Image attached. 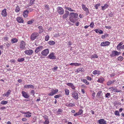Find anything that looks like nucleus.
<instances>
[{
	"label": "nucleus",
	"mask_w": 124,
	"mask_h": 124,
	"mask_svg": "<svg viewBox=\"0 0 124 124\" xmlns=\"http://www.w3.org/2000/svg\"><path fill=\"white\" fill-rule=\"evenodd\" d=\"M78 14L74 12H70L69 14V20L73 23H75L77 20Z\"/></svg>",
	"instance_id": "obj_1"
},
{
	"label": "nucleus",
	"mask_w": 124,
	"mask_h": 124,
	"mask_svg": "<svg viewBox=\"0 0 124 124\" xmlns=\"http://www.w3.org/2000/svg\"><path fill=\"white\" fill-rule=\"evenodd\" d=\"M39 34L36 32H35L32 33L31 36V39L32 40H34L39 36Z\"/></svg>",
	"instance_id": "obj_2"
},
{
	"label": "nucleus",
	"mask_w": 124,
	"mask_h": 124,
	"mask_svg": "<svg viewBox=\"0 0 124 124\" xmlns=\"http://www.w3.org/2000/svg\"><path fill=\"white\" fill-rule=\"evenodd\" d=\"M25 43L24 41H22L19 45V47L21 50H25L26 48L25 47Z\"/></svg>",
	"instance_id": "obj_3"
},
{
	"label": "nucleus",
	"mask_w": 124,
	"mask_h": 124,
	"mask_svg": "<svg viewBox=\"0 0 124 124\" xmlns=\"http://www.w3.org/2000/svg\"><path fill=\"white\" fill-rule=\"evenodd\" d=\"M120 52H118L116 50H113L112 52L110 54V56L111 57H114L116 56H118L120 54Z\"/></svg>",
	"instance_id": "obj_4"
},
{
	"label": "nucleus",
	"mask_w": 124,
	"mask_h": 124,
	"mask_svg": "<svg viewBox=\"0 0 124 124\" xmlns=\"http://www.w3.org/2000/svg\"><path fill=\"white\" fill-rule=\"evenodd\" d=\"M57 11L59 14L62 15L64 14V11L63 9L61 7H58L57 8Z\"/></svg>",
	"instance_id": "obj_5"
},
{
	"label": "nucleus",
	"mask_w": 124,
	"mask_h": 124,
	"mask_svg": "<svg viewBox=\"0 0 124 124\" xmlns=\"http://www.w3.org/2000/svg\"><path fill=\"white\" fill-rule=\"evenodd\" d=\"M49 52V49L47 48L41 51V54L43 56H46L48 55Z\"/></svg>",
	"instance_id": "obj_6"
},
{
	"label": "nucleus",
	"mask_w": 124,
	"mask_h": 124,
	"mask_svg": "<svg viewBox=\"0 0 124 124\" xmlns=\"http://www.w3.org/2000/svg\"><path fill=\"white\" fill-rule=\"evenodd\" d=\"M24 52L25 54L28 55H30L34 53V51L31 49H30L25 50Z\"/></svg>",
	"instance_id": "obj_7"
},
{
	"label": "nucleus",
	"mask_w": 124,
	"mask_h": 124,
	"mask_svg": "<svg viewBox=\"0 0 124 124\" xmlns=\"http://www.w3.org/2000/svg\"><path fill=\"white\" fill-rule=\"evenodd\" d=\"M82 6L83 9L86 12V15H88L89 13L88 9L86 7L85 5L84 4H82Z\"/></svg>",
	"instance_id": "obj_8"
},
{
	"label": "nucleus",
	"mask_w": 124,
	"mask_h": 124,
	"mask_svg": "<svg viewBox=\"0 0 124 124\" xmlns=\"http://www.w3.org/2000/svg\"><path fill=\"white\" fill-rule=\"evenodd\" d=\"M72 94L73 97L75 100H77L78 98V93L75 91H74L72 92Z\"/></svg>",
	"instance_id": "obj_9"
},
{
	"label": "nucleus",
	"mask_w": 124,
	"mask_h": 124,
	"mask_svg": "<svg viewBox=\"0 0 124 124\" xmlns=\"http://www.w3.org/2000/svg\"><path fill=\"white\" fill-rule=\"evenodd\" d=\"M43 117L45 121L43 122V123L45 124H48L49 122L48 119V116L46 115H45L43 116Z\"/></svg>",
	"instance_id": "obj_10"
},
{
	"label": "nucleus",
	"mask_w": 124,
	"mask_h": 124,
	"mask_svg": "<svg viewBox=\"0 0 124 124\" xmlns=\"http://www.w3.org/2000/svg\"><path fill=\"white\" fill-rule=\"evenodd\" d=\"M58 89H56L54 90H53L50 93L48 94V95L49 96H52L54 94H56V93L58 92Z\"/></svg>",
	"instance_id": "obj_11"
},
{
	"label": "nucleus",
	"mask_w": 124,
	"mask_h": 124,
	"mask_svg": "<svg viewBox=\"0 0 124 124\" xmlns=\"http://www.w3.org/2000/svg\"><path fill=\"white\" fill-rule=\"evenodd\" d=\"M110 44V42L108 41H106L102 42L100 45L101 46H105L109 45Z\"/></svg>",
	"instance_id": "obj_12"
},
{
	"label": "nucleus",
	"mask_w": 124,
	"mask_h": 124,
	"mask_svg": "<svg viewBox=\"0 0 124 124\" xmlns=\"http://www.w3.org/2000/svg\"><path fill=\"white\" fill-rule=\"evenodd\" d=\"M109 89L114 92H121V90H118L115 87H111Z\"/></svg>",
	"instance_id": "obj_13"
},
{
	"label": "nucleus",
	"mask_w": 124,
	"mask_h": 124,
	"mask_svg": "<svg viewBox=\"0 0 124 124\" xmlns=\"http://www.w3.org/2000/svg\"><path fill=\"white\" fill-rule=\"evenodd\" d=\"M22 96L25 98L28 99L29 97L28 93L24 91L22 92Z\"/></svg>",
	"instance_id": "obj_14"
},
{
	"label": "nucleus",
	"mask_w": 124,
	"mask_h": 124,
	"mask_svg": "<svg viewBox=\"0 0 124 124\" xmlns=\"http://www.w3.org/2000/svg\"><path fill=\"white\" fill-rule=\"evenodd\" d=\"M65 105L68 107H73L75 106V104L74 103L68 102L66 103Z\"/></svg>",
	"instance_id": "obj_15"
},
{
	"label": "nucleus",
	"mask_w": 124,
	"mask_h": 124,
	"mask_svg": "<svg viewBox=\"0 0 124 124\" xmlns=\"http://www.w3.org/2000/svg\"><path fill=\"white\" fill-rule=\"evenodd\" d=\"M47 58L50 59H56V57L54 55L53 53L50 54L47 57Z\"/></svg>",
	"instance_id": "obj_16"
},
{
	"label": "nucleus",
	"mask_w": 124,
	"mask_h": 124,
	"mask_svg": "<svg viewBox=\"0 0 124 124\" xmlns=\"http://www.w3.org/2000/svg\"><path fill=\"white\" fill-rule=\"evenodd\" d=\"M43 49V47L42 46H39L37 47L35 51L36 53H38L39 51H41Z\"/></svg>",
	"instance_id": "obj_17"
},
{
	"label": "nucleus",
	"mask_w": 124,
	"mask_h": 124,
	"mask_svg": "<svg viewBox=\"0 0 124 124\" xmlns=\"http://www.w3.org/2000/svg\"><path fill=\"white\" fill-rule=\"evenodd\" d=\"M65 13L63 16V19H66L68 16L69 14V12L67 10L65 11Z\"/></svg>",
	"instance_id": "obj_18"
},
{
	"label": "nucleus",
	"mask_w": 124,
	"mask_h": 124,
	"mask_svg": "<svg viewBox=\"0 0 124 124\" xmlns=\"http://www.w3.org/2000/svg\"><path fill=\"white\" fill-rule=\"evenodd\" d=\"M98 123L99 124H106V121L104 119H101L98 121Z\"/></svg>",
	"instance_id": "obj_19"
},
{
	"label": "nucleus",
	"mask_w": 124,
	"mask_h": 124,
	"mask_svg": "<svg viewBox=\"0 0 124 124\" xmlns=\"http://www.w3.org/2000/svg\"><path fill=\"white\" fill-rule=\"evenodd\" d=\"M1 15L3 17H6L7 15V13L6 12V9H4L2 11Z\"/></svg>",
	"instance_id": "obj_20"
},
{
	"label": "nucleus",
	"mask_w": 124,
	"mask_h": 124,
	"mask_svg": "<svg viewBox=\"0 0 124 124\" xmlns=\"http://www.w3.org/2000/svg\"><path fill=\"white\" fill-rule=\"evenodd\" d=\"M66 84L68 86L70 87L73 90L75 89V87L73 83H70Z\"/></svg>",
	"instance_id": "obj_21"
},
{
	"label": "nucleus",
	"mask_w": 124,
	"mask_h": 124,
	"mask_svg": "<svg viewBox=\"0 0 124 124\" xmlns=\"http://www.w3.org/2000/svg\"><path fill=\"white\" fill-rule=\"evenodd\" d=\"M83 113V110L82 109H80L78 112L76 113L73 115L75 116H77L79 115H81Z\"/></svg>",
	"instance_id": "obj_22"
},
{
	"label": "nucleus",
	"mask_w": 124,
	"mask_h": 124,
	"mask_svg": "<svg viewBox=\"0 0 124 124\" xmlns=\"http://www.w3.org/2000/svg\"><path fill=\"white\" fill-rule=\"evenodd\" d=\"M17 20L19 23H23V20L21 17H19L17 18Z\"/></svg>",
	"instance_id": "obj_23"
},
{
	"label": "nucleus",
	"mask_w": 124,
	"mask_h": 124,
	"mask_svg": "<svg viewBox=\"0 0 124 124\" xmlns=\"http://www.w3.org/2000/svg\"><path fill=\"white\" fill-rule=\"evenodd\" d=\"M24 87L26 88H31L33 89L34 88V86L32 85H25Z\"/></svg>",
	"instance_id": "obj_24"
},
{
	"label": "nucleus",
	"mask_w": 124,
	"mask_h": 124,
	"mask_svg": "<svg viewBox=\"0 0 124 124\" xmlns=\"http://www.w3.org/2000/svg\"><path fill=\"white\" fill-rule=\"evenodd\" d=\"M29 12L27 10H25L23 12V15L24 17H27L28 16V15Z\"/></svg>",
	"instance_id": "obj_25"
},
{
	"label": "nucleus",
	"mask_w": 124,
	"mask_h": 124,
	"mask_svg": "<svg viewBox=\"0 0 124 124\" xmlns=\"http://www.w3.org/2000/svg\"><path fill=\"white\" fill-rule=\"evenodd\" d=\"M65 8L67 10H68L70 12H75V10H74L73 9L71 8L67 7L66 6H65Z\"/></svg>",
	"instance_id": "obj_26"
},
{
	"label": "nucleus",
	"mask_w": 124,
	"mask_h": 124,
	"mask_svg": "<svg viewBox=\"0 0 124 124\" xmlns=\"http://www.w3.org/2000/svg\"><path fill=\"white\" fill-rule=\"evenodd\" d=\"M116 81L115 80H109L107 83V85H109L115 82Z\"/></svg>",
	"instance_id": "obj_27"
},
{
	"label": "nucleus",
	"mask_w": 124,
	"mask_h": 124,
	"mask_svg": "<svg viewBox=\"0 0 124 124\" xmlns=\"http://www.w3.org/2000/svg\"><path fill=\"white\" fill-rule=\"evenodd\" d=\"M93 74L94 75L98 74L99 75L100 74V72L99 70H95L93 71Z\"/></svg>",
	"instance_id": "obj_28"
},
{
	"label": "nucleus",
	"mask_w": 124,
	"mask_h": 124,
	"mask_svg": "<svg viewBox=\"0 0 124 124\" xmlns=\"http://www.w3.org/2000/svg\"><path fill=\"white\" fill-rule=\"evenodd\" d=\"M94 31L97 33L98 32L100 34H102L103 33V31L101 30L98 29H95Z\"/></svg>",
	"instance_id": "obj_29"
},
{
	"label": "nucleus",
	"mask_w": 124,
	"mask_h": 124,
	"mask_svg": "<svg viewBox=\"0 0 124 124\" xmlns=\"http://www.w3.org/2000/svg\"><path fill=\"white\" fill-rule=\"evenodd\" d=\"M84 71V70L83 69V68H80L78 69L76 71V72H77V73L79 72L80 71Z\"/></svg>",
	"instance_id": "obj_30"
},
{
	"label": "nucleus",
	"mask_w": 124,
	"mask_h": 124,
	"mask_svg": "<svg viewBox=\"0 0 124 124\" xmlns=\"http://www.w3.org/2000/svg\"><path fill=\"white\" fill-rule=\"evenodd\" d=\"M11 42L12 43H16L18 41V39L16 38H13L11 40Z\"/></svg>",
	"instance_id": "obj_31"
},
{
	"label": "nucleus",
	"mask_w": 124,
	"mask_h": 124,
	"mask_svg": "<svg viewBox=\"0 0 124 124\" xmlns=\"http://www.w3.org/2000/svg\"><path fill=\"white\" fill-rule=\"evenodd\" d=\"M108 6V5L107 4H105L103 6L101 7V9L102 10H104L107 8Z\"/></svg>",
	"instance_id": "obj_32"
},
{
	"label": "nucleus",
	"mask_w": 124,
	"mask_h": 124,
	"mask_svg": "<svg viewBox=\"0 0 124 124\" xmlns=\"http://www.w3.org/2000/svg\"><path fill=\"white\" fill-rule=\"evenodd\" d=\"M70 65H74L75 66H79L81 65V64L80 63H72L70 64Z\"/></svg>",
	"instance_id": "obj_33"
},
{
	"label": "nucleus",
	"mask_w": 124,
	"mask_h": 124,
	"mask_svg": "<svg viewBox=\"0 0 124 124\" xmlns=\"http://www.w3.org/2000/svg\"><path fill=\"white\" fill-rule=\"evenodd\" d=\"M104 80V78H98L97 82L101 83H102Z\"/></svg>",
	"instance_id": "obj_34"
},
{
	"label": "nucleus",
	"mask_w": 124,
	"mask_h": 124,
	"mask_svg": "<svg viewBox=\"0 0 124 124\" xmlns=\"http://www.w3.org/2000/svg\"><path fill=\"white\" fill-rule=\"evenodd\" d=\"M98 56L97 54H95L92 55L91 56V58L92 59H94L95 58H97Z\"/></svg>",
	"instance_id": "obj_35"
},
{
	"label": "nucleus",
	"mask_w": 124,
	"mask_h": 124,
	"mask_svg": "<svg viewBox=\"0 0 124 124\" xmlns=\"http://www.w3.org/2000/svg\"><path fill=\"white\" fill-rule=\"evenodd\" d=\"M35 1V0H30V3L28 4V6H31L34 3Z\"/></svg>",
	"instance_id": "obj_36"
},
{
	"label": "nucleus",
	"mask_w": 124,
	"mask_h": 124,
	"mask_svg": "<svg viewBox=\"0 0 124 124\" xmlns=\"http://www.w3.org/2000/svg\"><path fill=\"white\" fill-rule=\"evenodd\" d=\"M49 5H46L45 6L44 9H46V11H47L49 9Z\"/></svg>",
	"instance_id": "obj_37"
},
{
	"label": "nucleus",
	"mask_w": 124,
	"mask_h": 124,
	"mask_svg": "<svg viewBox=\"0 0 124 124\" xmlns=\"http://www.w3.org/2000/svg\"><path fill=\"white\" fill-rule=\"evenodd\" d=\"M20 10V9L19 6H17L16 7L15 10V11L17 12H18Z\"/></svg>",
	"instance_id": "obj_38"
},
{
	"label": "nucleus",
	"mask_w": 124,
	"mask_h": 124,
	"mask_svg": "<svg viewBox=\"0 0 124 124\" xmlns=\"http://www.w3.org/2000/svg\"><path fill=\"white\" fill-rule=\"evenodd\" d=\"M24 60V59L23 58H19L18 60L17 61L18 62H21L23 61Z\"/></svg>",
	"instance_id": "obj_39"
},
{
	"label": "nucleus",
	"mask_w": 124,
	"mask_h": 124,
	"mask_svg": "<svg viewBox=\"0 0 124 124\" xmlns=\"http://www.w3.org/2000/svg\"><path fill=\"white\" fill-rule=\"evenodd\" d=\"M48 43L51 45H53L55 44V42L53 41H50L48 42Z\"/></svg>",
	"instance_id": "obj_40"
},
{
	"label": "nucleus",
	"mask_w": 124,
	"mask_h": 124,
	"mask_svg": "<svg viewBox=\"0 0 124 124\" xmlns=\"http://www.w3.org/2000/svg\"><path fill=\"white\" fill-rule=\"evenodd\" d=\"M65 94L67 95H68L69 93V90L67 89H65Z\"/></svg>",
	"instance_id": "obj_41"
},
{
	"label": "nucleus",
	"mask_w": 124,
	"mask_h": 124,
	"mask_svg": "<svg viewBox=\"0 0 124 124\" xmlns=\"http://www.w3.org/2000/svg\"><path fill=\"white\" fill-rule=\"evenodd\" d=\"M87 85H89V82L85 79H83L82 81Z\"/></svg>",
	"instance_id": "obj_42"
},
{
	"label": "nucleus",
	"mask_w": 124,
	"mask_h": 124,
	"mask_svg": "<svg viewBox=\"0 0 124 124\" xmlns=\"http://www.w3.org/2000/svg\"><path fill=\"white\" fill-rule=\"evenodd\" d=\"M118 60L120 61H122L124 59L123 57L121 56H119L118 58Z\"/></svg>",
	"instance_id": "obj_43"
},
{
	"label": "nucleus",
	"mask_w": 124,
	"mask_h": 124,
	"mask_svg": "<svg viewBox=\"0 0 124 124\" xmlns=\"http://www.w3.org/2000/svg\"><path fill=\"white\" fill-rule=\"evenodd\" d=\"M116 48L118 51H120L121 49H123L122 45L119 47H116Z\"/></svg>",
	"instance_id": "obj_44"
},
{
	"label": "nucleus",
	"mask_w": 124,
	"mask_h": 124,
	"mask_svg": "<svg viewBox=\"0 0 124 124\" xmlns=\"http://www.w3.org/2000/svg\"><path fill=\"white\" fill-rule=\"evenodd\" d=\"M110 96V94L109 93H107L105 94V97L106 98H109Z\"/></svg>",
	"instance_id": "obj_45"
},
{
	"label": "nucleus",
	"mask_w": 124,
	"mask_h": 124,
	"mask_svg": "<svg viewBox=\"0 0 124 124\" xmlns=\"http://www.w3.org/2000/svg\"><path fill=\"white\" fill-rule=\"evenodd\" d=\"M8 102V101L4 100L2 101L1 102V103L2 104H6Z\"/></svg>",
	"instance_id": "obj_46"
},
{
	"label": "nucleus",
	"mask_w": 124,
	"mask_h": 124,
	"mask_svg": "<svg viewBox=\"0 0 124 124\" xmlns=\"http://www.w3.org/2000/svg\"><path fill=\"white\" fill-rule=\"evenodd\" d=\"M115 115L118 116H120V115L119 113V111L117 110H116L115 111Z\"/></svg>",
	"instance_id": "obj_47"
},
{
	"label": "nucleus",
	"mask_w": 124,
	"mask_h": 124,
	"mask_svg": "<svg viewBox=\"0 0 124 124\" xmlns=\"http://www.w3.org/2000/svg\"><path fill=\"white\" fill-rule=\"evenodd\" d=\"M100 6V4H96L94 7L95 8V9H98V7Z\"/></svg>",
	"instance_id": "obj_48"
},
{
	"label": "nucleus",
	"mask_w": 124,
	"mask_h": 124,
	"mask_svg": "<svg viewBox=\"0 0 124 124\" xmlns=\"http://www.w3.org/2000/svg\"><path fill=\"white\" fill-rule=\"evenodd\" d=\"M61 96L62 95L61 94H59L55 95L54 96V97L55 98H57Z\"/></svg>",
	"instance_id": "obj_49"
},
{
	"label": "nucleus",
	"mask_w": 124,
	"mask_h": 124,
	"mask_svg": "<svg viewBox=\"0 0 124 124\" xmlns=\"http://www.w3.org/2000/svg\"><path fill=\"white\" fill-rule=\"evenodd\" d=\"M94 23L93 22H92L91 23L90 25H89V26H90L91 28H93L94 26Z\"/></svg>",
	"instance_id": "obj_50"
},
{
	"label": "nucleus",
	"mask_w": 124,
	"mask_h": 124,
	"mask_svg": "<svg viewBox=\"0 0 124 124\" xmlns=\"http://www.w3.org/2000/svg\"><path fill=\"white\" fill-rule=\"evenodd\" d=\"M3 39L4 41H8V38L7 37H4L3 38Z\"/></svg>",
	"instance_id": "obj_51"
},
{
	"label": "nucleus",
	"mask_w": 124,
	"mask_h": 124,
	"mask_svg": "<svg viewBox=\"0 0 124 124\" xmlns=\"http://www.w3.org/2000/svg\"><path fill=\"white\" fill-rule=\"evenodd\" d=\"M49 38V37L48 35H47L46 36L45 40L46 41L48 40Z\"/></svg>",
	"instance_id": "obj_52"
},
{
	"label": "nucleus",
	"mask_w": 124,
	"mask_h": 124,
	"mask_svg": "<svg viewBox=\"0 0 124 124\" xmlns=\"http://www.w3.org/2000/svg\"><path fill=\"white\" fill-rule=\"evenodd\" d=\"M108 15L110 17H112L113 15V13L112 12H110V13H109Z\"/></svg>",
	"instance_id": "obj_53"
},
{
	"label": "nucleus",
	"mask_w": 124,
	"mask_h": 124,
	"mask_svg": "<svg viewBox=\"0 0 124 124\" xmlns=\"http://www.w3.org/2000/svg\"><path fill=\"white\" fill-rule=\"evenodd\" d=\"M62 109H61L59 108L58 109V110L57 111V113L58 114H60L59 113L62 112Z\"/></svg>",
	"instance_id": "obj_54"
},
{
	"label": "nucleus",
	"mask_w": 124,
	"mask_h": 124,
	"mask_svg": "<svg viewBox=\"0 0 124 124\" xmlns=\"http://www.w3.org/2000/svg\"><path fill=\"white\" fill-rule=\"evenodd\" d=\"M108 36V35L107 34H105V35H102L101 36V38H102L103 39H104L105 38V37L107 36Z\"/></svg>",
	"instance_id": "obj_55"
},
{
	"label": "nucleus",
	"mask_w": 124,
	"mask_h": 124,
	"mask_svg": "<svg viewBox=\"0 0 124 124\" xmlns=\"http://www.w3.org/2000/svg\"><path fill=\"white\" fill-rule=\"evenodd\" d=\"M123 43L122 42H121L119 43L117 45V47H119V46H122V45L123 44Z\"/></svg>",
	"instance_id": "obj_56"
},
{
	"label": "nucleus",
	"mask_w": 124,
	"mask_h": 124,
	"mask_svg": "<svg viewBox=\"0 0 124 124\" xmlns=\"http://www.w3.org/2000/svg\"><path fill=\"white\" fill-rule=\"evenodd\" d=\"M5 44L7 46V47H9L11 45V43H8V42H7V44Z\"/></svg>",
	"instance_id": "obj_57"
},
{
	"label": "nucleus",
	"mask_w": 124,
	"mask_h": 124,
	"mask_svg": "<svg viewBox=\"0 0 124 124\" xmlns=\"http://www.w3.org/2000/svg\"><path fill=\"white\" fill-rule=\"evenodd\" d=\"M58 69V67L56 66H55L54 67L53 69L52 70L54 71H56Z\"/></svg>",
	"instance_id": "obj_58"
},
{
	"label": "nucleus",
	"mask_w": 124,
	"mask_h": 124,
	"mask_svg": "<svg viewBox=\"0 0 124 124\" xmlns=\"http://www.w3.org/2000/svg\"><path fill=\"white\" fill-rule=\"evenodd\" d=\"M11 92V91L10 90H8L7 93H6L8 96L9 95L10 93Z\"/></svg>",
	"instance_id": "obj_59"
},
{
	"label": "nucleus",
	"mask_w": 124,
	"mask_h": 124,
	"mask_svg": "<svg viewBox=\"0 0 124 124\" xmlns=\"http://www.w3.org/2000/svg\"><path fill=\"white\" fill-rule=\"evenodd\" d=\"M101 91H99V92H98L97 94V96H100L101 95Z\"/></svg>",
	"instance_id": "obj_60"
},
{
	"label": "nucleus",
	"mask_w": 124,
	"mask_h": 124,
	"mask_svg": "<svg viewBox=\"0 0 124 124\" xmlns=\"http://www.w3.org/2000/svg\"><path fill=\"white\" fill-rule=\"evenodd\" d=\"M24 116H26L27 117H30L31 116V115H29L28 114H26L25 115H24Z\"/></svg>",
	"instance_id": "obj_61"
},
{
	"label": "nucleus",
	"mask_w": 124,
	"mask_h": 124,
	"mask_svg": "<svg viewBox=\"0 0 124 124\" xmlns=\"http://www.w3.org/2000/svg\"><path fill=\"white\" fill-rule=\"evenodd\" d=\"M10 61L11 62V63H14L16 62V61L14 59H11L10 60Z\"/></svg>",
	"instance_id": "obj_62"
},
{
	"label": "nucleus",
	"mask_w": 124,
	"mask_h": 124,
	"mask_svg": "<svg viewBox=\"0 0 124 124\" xmlns=\"http://www.w3.org/2000/svg\"><path fill=\"white\" fill-rule=\"evenodd\" d=\"M33 23V22L32 20H30L28 21L27 22V23L28 24H32Z\"/></svg>",
	"instance_id": "obj_63"
},
{
	"label": "nucleus",
	"mask_w": 124,
	"mask_h": 124,
	"mask_svg": "<svg viewBox=\"0 0 124 124\" xmlns=\"http://www.w3.org/2000/svg\"><path fill=\"white\" fill-rule=\"evenodd\" d=\"M87 79L89 80H92V78L88 76L87 77Z\"/></svg>",
	"instance_id": "obj_64"
}]
</instances>
